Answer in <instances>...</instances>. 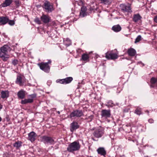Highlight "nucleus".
<instances>
[{
  "label": "nucleus",
  "instance_id": "19",
  "mask_svg": "<svg viewBox=\"0 0 157 157\" xmlns=\"http://www.w3.org/2000/svg\"><path fill=\"white\" fill-rule=\"evenodd\" d=\"M98 154L101 155L105 156L106 154V151L103 147H100L97 150Z\"/></svg>",
  "mask_w": 157,
  "mask_h": 157
},
{
  "label": "nucleus",
  "instance_id": "18",
  "mask_svg": "<svg viewBox=\"0 0 157 157\" xmlns=\"http://www.w3.org/2000/svg\"><path fill=\"white\" fill-rule=\"evenodd\" d=\"M81 60L83 61L86 62L89 61V56L88 54L84 53L82 56Z\"/></svg>",
  "mask_w": 157,
  "mask_h": 157
},
{
  "label": "nucleus",
  "instance_id": "52",
  "mask_svg": "<svg viewBox=\"0 0 157 157\" xmlns=\"http://www.w3.org/2000/svg\"><path fill=\"white\" fill-rule=\"evenodd\" d=\"M43 137H44V138H45V137H47V136H44Z\"/></svg>",
  "mask_w": 157,
  "mask_h": 157
},
{
  "label": "nucleus",
  "instance_id": "26",
  "mask_svg": "<svg viewBox=\"0 0 157 157\" xmlns=\"http://www.w3.org/2000/svg\"><path fill=\"white\" fill-rule=\"evenodd\" d=\"M101 2V3L105 5H109L112 2V0H99Z\"/></svg>",
  "mask_w": 157,
  "mask_h": 157
},
{
  "label": "nucleus",
  "instance_id": "9",
  "mask_svg": "<svg viewBox=\"0 0 157 157\" xmlns=\"http://www.w3.org/2000/svg\"><path fill=\"white\" fill-rule=\"evenodd\" d=\"M111 112L110 110L103 109L101 111V115L102 118H107L111 116Z\"/></svg>",
  "mask_w": 157,
  "mask_h": 157
},
{
  "label": "nucleus",
  "instance_id": "12",
  "mask_svg": "<svg viewBox=\"0 0 157 157\" xmlns=\"http://www.w3.org/2000/svg\"><path fill=\"white\" fill-rule=\"evenodd\" d=\"M40 19L44 23L47 24L49 23L51 20V18L48 15L43 14L40 17Z\"/></svg>",
  "mask_w": 157,
  "mask_h": 157
},
{
  "label": "nucleus",
  "instance_id": "23",
  "mask_svg": "<svg viewBox=\"0 0 157 157\" xmlns=\"http://www.w3.org/2000/svg\"><path fill=\"white\" fill-rule=\"evenodd\" d=\"M63 44L67 47L69 46L71 44V40L69 38L63 39Z\"/></svg>",
  "mask_w": 157,
  "mask_h": 157
},
{
  "label": "nucleus",
  "instance_id": "5",
  "mask_svg": "<svg viewBox=\"0 0 157 157\" xmlns=\"http://www.w3.org/2000/svg\"><path fill=\"white\" fill-rule=\"evenodd\" d=\"M40 69L45 72L48 73L50 70V66L44 62H42L37 64Z\"/></svg>",
  "mask_w": 157,
  "mask_h": 157
},
{
  "label": "nucleus",
  "instance_id": "29",
  "mask_svg": "<svg viewBox=\"0 0 157 157\" xmlns=\"http://www.w3.org/2000/svg\"><path fill=\"white\" fill-rule=\"evenodd\" d=\"M114 104L113 103V101L112 100H109L107 102V104L106 105V106L108 107H113Z\"/></svg>",
  "mask_w": 157,
  "mask_h": 157
},
{
  "label": "nucleus",
  "instance_id": "8",
  "mask_svg": "<svg viewBox=\"0 0 157 157\" xmlns=\"http://www.w3.org/2000/svg\"><path fill=\"white\" fill-rule=\"evenodd\" d=\"M104 133V129L100 127L96 129L93 133L94 135L96 137H101Z\"/></svg>",
  "mask_w": 157,
  "mask_h": 157
},
{
  "label": "nucleus",
  "instance_id": "40",
  "mask_svg": "<svg viewBox=\"0 0 157 157\" xmlns=\"http://www.w3.org/2000/svg\"><path fill=\"white\" fill-rule=\"evenodd\" d=\"M27 101V103H32L33 101V100L32 99L29 98L26 99Z\"/></svg>",
  "mask_w": 157,
  "mask_h": 157
},
{
  "label": "nucleus",
  "instance_id": "41",
  "mask_svg": "<svg viewBox=\"0 0 157 157\" xmlns=\"http://www.w3.org/2000/svg\"><path fill=\"white\" fill-rule=\"evenodd\" d=\"M21 103L22 104H25L27 103V101L26 99H25L24 100H22L21 101Z\"/></svg>",
  "mask_w": 157,
  "mask_h": 157
},
{
  "label": "nucleus",
  "instance_id": "36",
  "mask_svg": "<svg viewBox=\"0 0 157 157\" xmlns=\"http://www.w3.org/2000/svg\"><path fill=\"white\" fill-rule=\"evenodd\" d=\"M135 113L137 115H140L141 113L140 109H137L135 111Z\"/></svg>",
  "mask_w": 157,
  "mask_h": 157
},
{
  "label": "nucleus",
  "instance_id": "35",
  "mask_svg": "<svg viewBox=\"0 0 157 157\" xmlns=\"http://www.w3.org/2000/svg\"><path fill=\"white\" fill-rule=\"evenodd\" d=\"M141 39V36L140 35H139L137 36V38H136L135 41V43L138 42H139Z\"/></svg>",
  "mask_w": 157,
  "mask_h": 157
},
{
  "label": "nucleus",
  "instance_id": "4",
  "mask_svg": "<svg viewBox=\"0 0 157 157\" xmlns=\"http://www.w3.org/2000/svg\"><path fill=\"white\" fill-rule=\"evenodd\" d=\"M83 115L82 110L76 109L72 112L69 115L70 118L75 117H80Z\"/></svg>",
  "mask_w": 157,
  "mask_h": 157
},
{
  "label": "nucleus",
  "instance_id": "49",
  "mask_svg": "<svg viewBox=\"0 0 157 157\" xmlns=\"http://www.w3.org/2000/svg\"><path fill=\"white\" fill-rule=\"evenodd\" d=\"M145 112H147V113H148V115H149V111L148 110H146V111H145Z\"/></svg>",
  "mask_w": 157,
  "mask_h": 157
},
{
  "label": "nucleus",
  "instance_id": "14",
  "mask_svg": "<svg viewBox=\"0 0 157 157\" xmlns=\"http://www.w3.org/2000/svg\"><path fill=\"white\" fill-rule=\"evenodd\" d=\"M9 20V18L8 17H0V25L6 24Z\"/></svg>",
  "mask_w": 157,
  "mask_h": 157
},
{
  "label": "nucleus",
  "instance_id": "16",
  "mask_svg": "<svg viewBox=\"0 0 157 157\" xmlns=\"http://www.w3.org/2000/svg\"><path fill=\"white\" fill-rule=\"evenodd\" d=\"M13 0H5L1 4V6L2 7H5L9 6L13 2Z\"/></svg>",
  "mask_w": 157,
  "mask_h": 157
},
{
  "label": "nucleus",
  "instance_id": "20",
  "mask_svg": "<svg viewBox=\"0 0 157 157\" xmlns=\"http://www.w3.org/2000/svg\"><path fill=\"white\" fill-rule=\"evenodd\" d=\"M112 29L115 32H118L121 30V28L119 25H117L113 26Z\"/></svg>",
  "mask_w": 157,
  "mask_h": 157
},
{
  "label": "nucleus",
  "instance_id": "33",
  "mask_svg": "<svg viewBox=\"0 0 157 157\" xmlns=\"http://www.w3.org/2000/svg\"><path fill=\"white\" fill-rule=\"evenodd\" d=\"M56 82L57 83H59L62 84H65V82L64 79H57L56 81Z\"/></svg>",
  "mask_w": 157,
  "mask_h": 157
},
{
  "label": "nucleus",
  "instance_id": "11",
  "mask_svg": "<svg viewBox=\"0 0 157 157\" xmlns=\"http://www.w3.org/2000/svg\"><path fill=\"white\" fill-rule=\"evenodd\" d=\"M79 126L78 123L75 121H73L70 124V130L72 132L75 131L76 129L79 128Z\"/></svg>",
  "mask_w": 157,
  "mask_h": 157
},
{
  "label": "nucleus",
  "instance_id": "7",
  "mask_svg": "<svg viewBox=\"0 0 157 157\" xmlns=\"http://www.w3.org/2000/svg\"><path fill=\"white\" fill-rule=\"evenodd\" d=\"M105 57L109 59H114L118 58L117 55L112 51H108L105 54Z\"/></svg>",
  "mask_w": 157,
  "mask_h": 157
},
{
  "label": "nucleus",
  "instance_id": "31",
  "mask_svg": "<svg viewBox=\"0 0 157 157\" xmlns=\"http://www.w3.org/2000/svg\"><path fill=\"white\" fill-rule=\"evenodd\" d=\"M15 21L14 20H10L8 22V24L11 26H13L15 24Z\"/></svg>",
  "mask_w": 157,
  "mask_h": 157
},
{
  "label": "nucleus",
  "instance_id": "44",
  "mask_svg": "<svg viewBox=\"0 0 157 157\" xmlns=\"http://www.w3.org/2000/svg\"><path fill=\"white\" fill-rule=\"evenodd\" d=\"M154 20L155 22L157 23V16L155 17Z\"/></svg>",
  "mask_w": 157,
  "mask_h": 157
},
{
  "label": "nucleus",
  "instance_id": "47",
  "mask_svg": "<svg viewBox=\"0 0 157 157\" xmlns=\"http://www.w3.org/2000/svg\"><path fill=\"white\" fill-rule=\"evenodd\" d=\"M126 127H129V128L130 129V131L131 130V127L130 126H129L128 125H126Z\"/></svg>",
  "mask_w": 157,
  "mask_h": 157
},
{
  "label": "nucleus",
  "instance_id": "10",
  "mask_svg": "<svg viewBox=\"0 0 157 157\" xmlns=\"http://www.w3.org/2000/svg\"><path fill=\"white\" fill-rule=\"evenodd\" d=\"M23 80V77L20 74L18 75H17L15 83L20 86H22L24 83Z\"/></svg>",
  "mask_w": 157,
  "mask_h": 157
},
{
  "label": "nucleus",
  "instance_id": "15",
  "mask_svg": "<svg viewBox=\"0 0 157 157\" xmlns=\"http://www.w3.org/2000/svg\"><path fill=\"white\" fill-rule=\"evenodd\" d=\"M25 91L23 90H21L19 91L17 93L18 98L23 99L25 98Z\"/></svg>",
  "mask_w": 157,
  "mask_h": 157
},
{
  "label": "nucleus",
  "instance_id": "32",
  "mask_svg": "<svg viewBox=\"0 0 157 157\" xmlns=\"http://www.w3.org/2000/svg\"><path fill=\"white\" fill-rule=\"evenodd\" d=\"M94 116L93 115H91L90 116H89L87 117H86L85 118V120H88L90 122L93 120L94 118Z\"/></svg>",
  "mask_w": 157,
  "mask_h": 157
},
{
  "label": "nucleus",
  "instance_id": "50",
  "mask_svg": "<svg viewBox=\"0 0 157 157\" xmlns=\"http://www.w3.org/2000/svg\"><path fill=\"white\" fill-rule=\"evenodd\" d=\"M2 120V119L1 117H0V122Z\"/></svg>",
  "mask_w": 157,
  "mask_h": 157
},
{
  "label": "nucleus",
  "instance_id": "39",
  "mask_svg": "<svg viewBox=\"0 0 157 157\" xmlns=\"http://www.w3.org/2000/svg\"><path fill=\"white\" fill-rule=\"evenodd\" d=\"M14 2L17 7H18L20 5V2L18 0L15 1Z\"/></svg>",
  "mask_w": 157,
  "mask_h": 157
},
{
  "label": "nucleus",
  "instance_id": "21",
  "mask_svg": "<svg viewBox=\"0 0 157 157\" xmlns=\"http://www.w3.org/2000/svg\"><path fill=\"white\" fill-rule=\"evenodd\" d=\"M142 18L141 17L139 13L135 14L133 16V21L135 22H136Z\"/></svg>",
  "mask_w": 157,
  "mask_h": 157
},
{
  "label": "nucleus",
  "instance_id": "38",
  "mask_svg": "<svg viewBox=\"0 0 157 157\" xmlns=\"http://www.w3.org/2000/svg\"><path fill=\"white\" fill-rule=\"evenodd\" d=\"M18 61L17 59H15L12 61V63L14 66L17 65L18 64Z\"/></svg>",
  "mask_w": 157,
  "mask_h": 157
},
{
  "label": "nucleus",
  "instance_id": "6",
  "mask_svg": "<svg viewBox=\"0 0 157 157\" xmlns=\"http://www.w3.org/2000/svg\"><path fill=\"white\" fill-rule=\"evenodd\" d=\"M120 7L121 11L123 13H130L132 12L131 6L130 4L126 5L125 4H122L120 5Z\"/></svg>",
  "mask_w": 157,
  "mask_h": 157
},
{
  "label": "nucleus",
  "instance_id": "34",
  "mask_svg": "<svg viewBox=\"0 0 157 157\" xmlns=\"http://www.w3.org/2000/svg\"><path fill=\"white\" fill-rule=\"evenodd\" d=\"M34 21L38 24H41V21L38 17H36L34 19Z\"/></svg>",
  "mask_w": 157,
  "mask_h": 157
},
{
  "label": "nucleus",
  "instance_id": "30",
  "mask_svg": "<svg viewBox=\"0 0 157 157\" xmlns=\"http://www.w3.org/2000/svg\"><path fill=\"white\" fill-rule=\"evenodd\" d=\"M151 82L152 84H154L157 82V78L152 77L151 79Z\"/></svg>",
  "mask_w": 157,
  "mask_h": 157
},
{
  "label": "nucleus",
  "instance_id": "51",
  "mask_svg": "<svg viewBox=\"0 0 157 157\" xmlns=\"http://www.w3.org/2000/svg\"><path fill=\"white\" fill-rule=\"evenodd\" d=\"M57 113L59 114H60V112L59 111H58Z\"/></svg>",
  "mask_w": 157,
  "mask_h": 157
},
{
  "label": "nucleus",
  "instance_id": "2",
  "mask_svg": "<svg viewBox=\"0 0 157 157\" xmlns=\"http://www.w3.org/2000/svg\"><path fill=\"white\" fill-rule=\"evenodd\" d=\"M80 147V145L78 141H75L70 144L67 148V150L69 152L73 153L78 150Z\"/></svg>",
  "mask_w": 157,
  "mask_h": 157
},
{
  "label": "nucleus",
  "instance_id": "28",
  "mask_svg": "<svg viewBox=\"0 0 157 157\" xmlns=\"http://www.w3.org/2000/svg\"><path fill=\"white\" fill-rule=\"evenodd\" d=\"M29 137H35L37 136L36 134L34 132H32L29 134Z\"/></svg>",
  "mask_w": 157,
  "mask_h": 157
},
{
  "label": "nucleus",
  "instance_id": "48",
  "mask_svg": "<svg viewBox=\"0 0 157 157\" xmlns=\"http://www.w3.org/2000/svg\"><path fill=\"white\" fill-rule=\"evenodd\" d=\"M2 108V105L0 103V111Z\"/></svg>",
  "mask_w": 157,
  "mask_h": 157
},
{
  "label": "nucleus",
  "instance_id": "42",
  "mask_svg": "<svg viewBox=\"0 0 157 157\" xmlns=\"http://www.w3.org/2000/svg\"><path fill=\"white\" fill-rule=\"evenodd\" d=\"M28 139L32 142H34L36 140L35 138H28Z\"/></svg>",
  "mask_w": 157,
  "mask_h": 157
},
{
  "label": "nucleus",
  "instance_id": "24",
  "mask_svg": "<svg viewBox=\"0 0 157 157\" xmlns=\"http://www.w3.org/2000/svg\"><path fill=\"white\" fill-rule=\"evenodd\" d=\"M44 139V143H50L52 144L54 140L52 138H43Z\"/></svg>",
  "mask_w": 157,
  "mask_h": 157
},
{
  "label": "nucleus",
  "instance_id": "46",
  "mask_svg": "<svg viewBox=\"0 0 157 157\" xmlns=\"http://www.w3.org/2000/svg\"><path fill=\"white\" fill-rule=\"evenodd\" d=\"M51 81H48L47 82V84L49 86L51 83Z\"/></svg>",
  "mask_w": 157,
  "mask_h": 157
},
{
  "label": "nucleus",
  "instance_id": "45",
  "mask_svg": "<svg viewBox=\"0 0 157 157\" xmlns=\"http://www.w3.org/2000/svg\"><path fill=\"white\" fill-rule=\"evenodd\" d=\"M51 61L50 60H48L47 62L45 63H47L48 65L49 64H50L51 63Z\"/></svg>",
  "mask_w": 157,
  "mask_h": 157
},
{
  "label": "nucleus",
  "instance_id": "1",
  "mask_svg": "<svg viewBox=\"0 0 157 157\" xmlns=\"http://www.w3.org/2000/svg\"><path fill=\"white\" fill-rule=\"evenodd\" d=\"M11 48L7 45H5L0 48V57L2 60L5 62L10 57L8 54V52L11 51Z\"/></svg>",
  "mask_w": 157,
  "mask_h": 157
},
{
  "label": "nucleus",
  "instance_id": "25",
  "mask_svg": "<svg viewBox=\"0 0 157 157\" xmlns=\"http://www.w3.org/2000/svg\"><path fill=\"white\" fill-rule=\"evenodd\" d=\"M65 84L70 83L73 80V78L72 77H68L64 78Z\"/></svg>",
  "mask_w": 157,
  "mask_h": 157
},
{
  "label": "nucleus",
  "instance_id": "3",
  "mask_svg": "<svg viewBox=\"0 0 157 157\" xmlns=\"http://www.w3.org/2000/svg\"><path fill=\"white\" fill-rule=\"evenodd\" d=\"M42 7L44 10L48 13L51 12L54 10L53 5L47 1H45Z\"/></svg>",
  "mask_w": 157,
  "mask_h": 157
},
{
  "label": "nucleus",
  "instance_id": "22",
  "mask_svg": "<svg viewBox=\"0 0 157 157\" xmlns=\"http://www.w3.org/2000/svg\"><path fill=\"white\" fill-rule=\"evenodd\" d=\"M1 98H7L9 97V93L8 91H2L1 92Z\"/></svg>",
  "mask_w": 157,
  "mask_h": 157
},
{
  "label": "nucleus",
  "instance_id": "37",
  "mask_svg": "<svg viewBox=\"0 0 157 157\" xmlns=\"http://www.w3.org/2000/svg\"><path fill=\"white\" fill-rule=\"evenodd\" d=\"M29 97L31 98L30 99H32L33 100V99L36 98V94H34L29 95Z\"/></svg>",
  "mask_w": 157,
  "mask_h": 157
},
{
  "label": "nucleus",
  "instance_id": "13",
  "mask_svg": "<svg viewBox=\"0 0 157 157\" xmlns=\"http://www.w3.org/2000/svg\"><path fill=\"white\" fill-rule=\"evenodd\" d=\"M87 8L84 6H83L81 8V11L80 13L79 16L81 17H84L87 15Z\"/></svg>",
  "mask_w": 157,
  "mask_h": 157
},
{
  "label": "nucleus",
  "instance_id": "27",
  "mask_svg": "<svg viewBox=\"0 0 157 157\" xmlns=\"http://www.w3.org/2000/svg\"><path fill=\"white\" fill-rule=\"evenodd\" d=\"M21 145V141H18L16 142L13 144V146L16 147L18 149Z\"/></svg>",
  "mask_w": 157,
  "mask_h": 157
},
{
  "label": "nucleus",
  "instance_id": "43",
  "mask_svg": "<svg viewBox=\"0 0 157 157\" xmlns=\"http://www.w3.org/2000/svg\"><path fill=\"white\" fill-rule=\"evenodd\" d=\"M148 121L150 123H153L154 122V120L152 119H149Z\"/></svg>",
  "mask_w": 157,
  "mask_h": 157
},
{
  "label": "nucleus",
  "instance_id": "17",
  "mask_svg": "<svg viewBox=\"0 0 157 157\" xmlns=\"http://www.w3.org/2000/svg\"><path fill=\"white\" fill-rule=\"evenodd\" d=\"M127 53L129 56H133L136 54V51L135 49L131 48L128 49Z\"/></svg>",
  "mask_w": 157,
  "mask_h": 157
}]
</instances>
